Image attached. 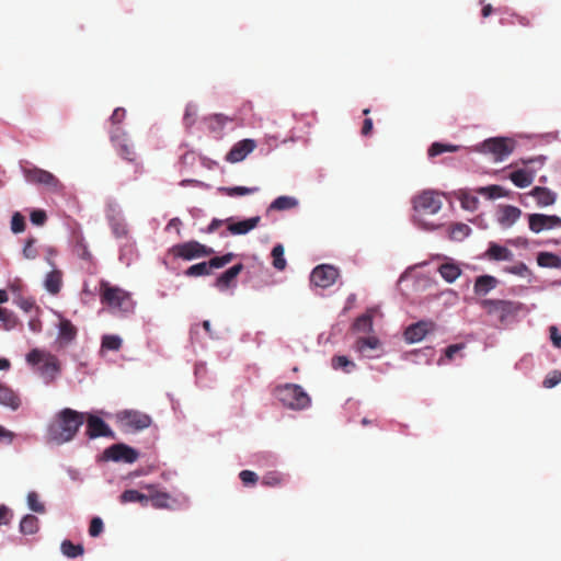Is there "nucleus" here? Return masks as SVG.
<instances>
[{"label": "nucleus", "instance_id": "f257e3e1", "mask_svg": "<svg viewBox=\"0 0 561 561\" xmlns=\"http://www.w3.org/2000/svg\"><path fill=\"white\" fill-rule=\"evenodd\" d=\"M85 414L70 408L60 410L47 428V439L57 445L68 443L75 438L83 425Z\"/></svg>", "mask_w": 561, "mask_h": 561}, {"label": "nucleus", "instance_id": "f03ea898", "mask_svg": "<svg viewBox=\"0 0 561 561\" xmlns=\"http://www.w3.org/2000/svg\"><path fill=\"white\" fill-rule=\"evenodd\" d=\"M26 362L46 385L53 383L61 371V363L58 357L45 350L33 348L27 353Z\"/></svg>", "mask_w": 561, "mask_h": 561}, {"label": "nucleus", "instance_id": "7ed1b4c3", "mask_svg": "<svg viewBox=\"0 0 561 561\" xmlns=\"http://www.w3.org/2000/svg\"><path fill=\"white\" fill-rule=\"evenodd\" d=\"M273 393L284 407L291 410H304L311 403V399L308 393L301 386L296 383L277 386Z\"/></svg>", "mask_w": 561, "mask_h": 561}, {"label": "nucleus", "instance_id": "20e7f679", "mask_svg": "<svg viewBox=\"0 0 561 561\" xmlns=\"http://www.w3.org/2000/svg\"><path fill=\"white\" fill-rule=\"evenodd\" d=\"M99 294L101 304L110 309L128 311L133 306L131 297L128 291L121 287L113 286L104 279L100 282Z\"/></svg>", "mask_w": 561, "mask_h": 561}, {"label": "nucleus", "instance_id": "39448f33", "mask_svg": "<svg viewBox=\"0 0 561 561\" xmlns=\"http://www.w3.org/2000/svg\"><path fill=\"white\" fill-rule=\"evenodd\" d=\"M480 306L489 316H495L502 324L514 319L522 309V304L503 299H483Z\"/></svg>", "mask_w": 561, "mask_h": 561}, {"label": "nucleus", "instance_id": "423d86ee", "mask_svg": "<svg viewBox=\"0 0 561 561\" xmlns=\"http://www.w3.org/2000/svg\"><path fill=\"white\" fill-rule=\"evenodd\" d=\"M546 158L543 156H538L529 159H522L520 162L526 167L525 169H519L510 174V180L514 183L515 186L519 188L528 187L536 175V170L529 165H537L541 168L545 164Z\"/></svg>", "mask_w": 561, "mask_h": 561}, {"label": "nucleus", "instance_id": "0eeeda50", "mask_svg": "<svg viewBox=\"0 0 561 561\" xmlns=\"http://www.w3.org/2000/svg\"><path fill=\"white\" fill-rule=\"evenodd\" d=\"M514 145V140L510 138L495 137L484 140L479 150L484 153H492L495 161H503L513 152Z\"/></svg>", "mask_w": 561, "mask_h": 561}, {"label": "nucleus", "instance_id": "6e6552de", "mask_svg": "<svg viewBox=\"0 0 561 561\" xmlns=\"http://www.w3.org/2000/svg\"><path fill=\"white\" fill-rule=\"evenodd\" d=\"M442 206V196L434 191H423L413 198V208L420 214L434 215Z\"/></svg>", "mask_w": 561, "mask_h": 561}, {"label": "nucleus", "instance_id": "1a4fd4ad", "mask_svg": "<svg viewBox=\"0 0 561 561\" xmlns=\"http://www.w3.org/2000/svg\"><path fill=\"white\" fill-rule=\"evenodd\" d=\"M172 253L176 257H181L185 261H191L197 257L209 256L214 253L211 248H208L197 241H187L184 243L175 244L171 249Z\"/></svg>", "mask_w": 561, "mask_h": 561}, {"label": "nucleus", "instance_id": "9d476101", "mask_svg": "<svg viewBox=\"0 0 561 561\" xmlns=\"http://www.w3.org/2000/svg\"><path fill=\"white\" fill-rule=\"evenodd\" d=\"M234 257L233 253H227L222 256L211 257L208 262H201L190 266L184 274L188 277L209 275L214 268H221L230 263Z\"/></svg>", "mask_w": 561, "mask_h": 561}, {"label": "nucleus", "instance_id": "9b49d317", "mask_svg": "<svg viewBox=\"0 0 561 561\" xmlns=\"http://www.w3.org/2000/svg\"><path fill=\"white\" fill-rule=\"evenodd\" d=\"M117 421L123 427L142 431L151 425V417L140 411L124 410L117 413Z\"/></svg>", "mask_w": 561, "mask_h": 561}, {"label": "nucleus", "instance_id": "f8f14e48", "mask_svg": "<svg viewBox=\"0 0 561 561\" xmlns=\"http://www.w3.org/2000/svg\"><path fill=\"white\" fill-rule=\"evenodd\" d=\"M22 171L25 180L30 183L45 185L53 190H57L60 186L59 180L53 173L44 169L24 167Z\"/></svg>", "mask_w": 561, "mask_h": 561}, {"label": "nucleus", "instance_id": "ddd939ff", "mask_svg": "<svg viewBox=\"0 0 561 561\" xmlns=\"http://www.w3.org/2000/svg\"><path fill=\"white\" fill-rule=\"evenodd\" d=\"M339 275V270L333 265L321 264L312 270L310 280L318 287L328 288L335 283Z\"/></svg>", "mask_w": 561, "mask_h": 561}, {"label": "nucleus", "instance_id": "4468645a", "mask_svg": "<svg viewBox=\"0 0 561 561\" xmlns=\"http://www.w3.org/2000/svg\"><path fill=\"white\" fill-rule=\"evenodd\" d=\"M104 458L116 462L134 463L138 459V451L125 444H114L104 450Z\"/></svg>", "mask_w": 561, "mask_h": 561}, {"label": "nucleus", "instance_id": "2eb2a0df", "mask_svg": "<svg viewBox=\"0 0 561 561\" xmlns=\"http://www.w3.org/2000/svg\"><path fill=\"white\" fill-rule=\"evenodd\" d=\"M110 139L123 159L129 162L135 161L136 153L134 147L128 142L126 134L122 128L110 129Z\"/></svg>", "mask_w": 561, "mask_h": 561}, {"label": "nucleus", "instance_id": "dca6fc26", "mask_svg": "<svg viewBox=\"0 0 561 561\" xmlns=\"http://www.w3.org/2000/svg\"><path fill=\"white\" fill-rule=\"evenodd\" d=\"M528 225L533 232L539 233L543 230L561 228V218L557 215L530 214Z\"/></svg>", "mask_w": 561, "mask_h": 561}, {"label": "nucleus", "instance_id": "f3484780", "mask_svg": "<svg viewBox=\"0 0 561 561\" xmlns=\"http://www.w3.org/2000/svg\"><path fill=\"white\" fill-rule=\"evenodd\" d=\"M433 321H419L409 325L404 331V339L408 343H416L422 341L425 335L435 330Z\"/></svg>", "mask_w": 561, "mask_h": 561}, {"label": "nucleus", "instance_id": "a211bd4d", "mask_svg": "<svg viewBox=\"0 0 561 561\" xmlns=\"http://www.w3.org/2000/svg\"><path fill=\"white\" fill-rule=\"evenodd\" d=\"M85 434L89 438L113 436V432L110 426L101 417L95 415L88 416Z\"/></svg>", "mask_w": 561, "mask_h": 561}, {"label": "nucleus", "instance_id": "6ab92c4d", "mask_svg": "<svg viewBox=\"0 0 561 561\" xmlns=\"http://www.w3.org/2000/svg\"><path fill=\"white\" fill-rule=\"evenodd\" d=\"M255 148V142L252 139H243L238 141L227 153L226 160L236 163L242 161Z\"/></svg>", "mask_w": 561, "mask_h": 561}, {"label": "nucleus", "instance_id": "aec40b11", "mask_svg": "<svg viewBox=\"0 0 561 561\" xmlns=\"http://www.w3.org/2000/svg\"><path fill=\"white\" fill-rule=\"evenodd\" d=\"M354 347H355V351L360 353L362 355L373 358V357L378 356V355H375L374 352L377 350H380L381 342L375 335L362 336L356 340Z\"/></svg>", "mask_w": 561, "mask_h": 561}, {"label": "nucleus", "instance_id": "412c9836", "mask_svg": "<svg viewBox=\"0 0 561 561\" xmlns=\"http://www.w3.org/2000/svg\"><path fill=\"white\" fill-rule=\"evenodd\" d=\"M145 489L148 490V502H151L154 508H169L171 506L173 500L169 493L157 490L152 484L146 485Z\"/></svg>", "mask_w": 561, "mask_h": 561}, {"label": "nucleus", "instance_id": "4be33fe9", "mask_svg": "<svg viewBox=\"0 0 561 561\" xmlns=\"http://www.w3.org/2000/svg\"><path fill=\"white\" fill-rule=\"evenodd\" d=\"M522 210L512 205L502 206L497 213V221L503 228L512 227L520 217Z\"/></svg>", "mask_w": 561, "mask_h": 561}, {"label": "nucleus", "instance_id": "5701e85b", "mask_svg": "<svg viewBox=\"0 0 561 561\" xmlns=\"http://www.w3.org/2000/svg\"><path fill=\"white\" fill-rule=\"evenodd\" d=\"M243 267L244 266L241 263L231 266L226 272L220 274L219 277H217L215 286L221 291L228 289L234 283L238 275L242 272Z\"/></svg>", "mask_w": 561, "mask_h": 561}, {"label": "nucleus", "instance_id": "b1692460", "mask_svg": "<svg viewBox=\"0 0 561 561\" xmlns=\"http://www.w3.org/2000/svg\"><path fill=\"white\" fill-rule=\"evenodd\" d=\"M537 202L538 206L546 207L553 205L557 199V194L543 186H536L529 193Z\"/></svg>", "mask_w": 561, "mask_h": 561}, {"label": "nucleus", "instance_id": "393cba45", "mask_svg": "<svg viewBox=\"0 0 561 561\" xmlns=\"http://www.w3.org/2000/svg\"><path fill=\"white\" fill-rule=\"evenodd\" d=\"M499 280L491 275H481L476 278L473 291L478 296H485L497 286Z\"/></svg>", "mask_w": 561, "mask_h": 561}, {"label": "nucleus", "instance_id": "a878e982", "mask_svg": "<svg viewBox=\"0 0 561 561\" xmlns=\"http://www.w3.org/2000/svg\"><path fill=\"white\" fill-rule=\"evenodd\" d=\"M78 330L68 319H61L59 322L58 339L62 345L71 343L77 336Z\"/></svg>", "mask_w": 561, "mask_h": 561}, {"label": "nucleus", "instance_id": "bb28decb", "mask_svg": "<svg viewBox=\"0 0 561 561\" xmlns=\"http://www.w3.org/2000/svg\"><path fill=\"white\" fill-rule=\"evenodd\" d=\"M485 256L493 261H511L513 259V253L507 248L495 242H491L485 252Z\"/></svg>", "mask_w": 561, "mask_h": 561}, {"label": "nucleus", "instance_id": "cd10ccee", "mask_svg": "<svg viewBox=\"0 0 561 561\" xmlns=\"http://www.w3.org/2000/svg\"><path fill=\"white\" fill-rule=\"evenodd\" d=\"M0 404L18 410L21 405V400L12 389L0 383Z\"/></svg>", "mask_w": 561, "mask_h": 561}, {"label": "nucleus", "instance_id": "c85d7f7f", "mask_svg": "<svg viewBox=\"0 0 561 561\" xmlns=\"http://www.w3.org/2000/svg\"><path fill=\"white\" fill-rule=\"evenodd\" d=\"M259 222H260V217L256 216V217L244 219V220H241L238 222L229 224L228 230L232 234H245L249 231H251L252 229H254L259 225Z\"/></svg>", "mask_w": 561, "mask_h": 561}, {"label": "nucleus", "instance_id": "c756f323", "mask_svg": "<svg viewBox=\"0 0 561 561\" xmlns=\"http://www.w3.org/2000/svg\"><path fill=\"white\" fill-rule=\"evenodd\" d=\"M62 285V274L60 271H51L47 274L45 279V288L48 293L57 295Z\"/></svg>", "mask_w": 561, "mask_h": 561}, {"label": "nucleus", "instance_id": "7c9ffc66", "mask_svg": "<svg viewBox=\"0 0 561 561\" xmlns=\"http://www.w3.org/2000/svg\"><path fill=\"white\" fill-rule=\"evenodd\" d=\"M119 502L122 504L138 502V503H140L141 506H147L148 505V496H147V494H144L137 490L129 489V490H125L119 495Z\"/></svg>", "mask_w": 561, "mask_h": 561}, {"label": "nucleus", "instance_id": "2f4dec72", "mask_svg": "<svg viewBox=\"0 0 561 561\" xmlns=\"http://www.w3.org/2000/svg\"><path fill=\"white\" fill-rule=\"evenodd\" d=\"M537 264L541 267L561 268V257L551 252H539Z\"/></svg>", "mask_w": 561, "mask_h": 561}, {"label": "nucleus", "instance_id": "473e14b6", "mask_svg": "<svg viewBox=\"0 0 561 561\" xmlns=\"http://www.w3.org/2000/svg\"><path fill=\"white\" fill-rule=\"evenodd\" d=\"M440 276L447 282H455L461 274L460 267L455 263H444L439 266Z\"/></svg>", "mask_w": 561, "mask_h": 561}, {"label": "nucleus", "instance_id": "72a5a7b5", "mask_svg": "<svg viewBox=\"0 0 561 561\" xmlns=\"http://www.w3.org/2000/svg\"><path fill=\"white\" fill-rule=\"evenodd\" d=\"M298 201L290 196H278L273 201L270 208L274 210H287L296 207Z\"/></svg>", "mask_w": 561, "mask_h": 561}, {"label": "nucleus", "instance_id": "f704fd0d", "mask_svg": "<svg viewBox=\"0 0 561 561\" xmlns=\"http://www.w3.org/2000/svg\"><path fill=\"white\" fill-rule=\"evenodd\" d=\"M20 530L25 535H33L38 530V518L34 515H26L20 523Z\"/></svg>", "mask_w": 561, "mask_h": 561}, {"label": "nucleus", "instance_id": "c9c22d12", "mask_svg": "<svg viewBox=\"0 0 561 561\" xmlns=\"http://www.w3.org/2000/svg\"><path fill=\"white\" fill-rule=\"evenodd\" d=\"M331 366L335 370L341 369L345 373H351L355 368L356 365L354 362L350 360L346 356L337 355V356L332 357Z\"/></svg>", "mask_w": 561, "mask_h": 561}, {"label": "nucleus", "instance_id": "e433bc0d", "mask_svg": "<svg viewBox=\"0 0 561 561\" xmlns=\"http://www.w3.org/2000/svg\"><path fill=\"white\" fill-rule=\"evenodd\" d=\"M470 231L471 229L468 225L457 222L450 226L449 238L451 240L461 241L470 233Z\"/></svg>", "mask_w": 561, "mask_h": 561}, {"label": "nucleus", "instance_id": "4c0bfd02", "mask_svg": "<svg viewBox=\"0 0 561 561\" xmlns=\"http://www.w3.org/2000/svg\"><path fill=\"white\" fill-rule=\"evenodd\" d=\"M460 149V146L450 145V144H442V142H433L428 148V156L436 157L444 152H456Z\"/></svg>", "mask_w": 561, "mask_h": 561}, {"label": "nucleus", "instance_id": "58836bf2", "mask_svg": "<svg viewBox=\"0 0 561 561\" xmlns=\"http://www.w3.org/2000/svg\"><path fill=\"white\" fill-rule=\"evenodd\" d=\"M61 551L68 558H77L83 554L84 549L82 545H75L70 540H64L61 542Z\"/></svg>", "mask_w": 561, "mask_h": 561}, {"label": "nucleus", "instance_id": "ea45409f", "mask_svg": "<svg viewBox=\"0 0 561 561\" xmlns=\"http://www.w3.org/2000/svg\"><path fill=\"white\" fill-rule=\"evenodd\" d=\"M219 191L227 196H243L256 193L259 187H247V186H233V187H220Z\"/></svg>", "mask_w": 561, "mask_h": 561}, {"label": "nucleus", "instance_id": "a19ab883", "mask_svg": "<svg viewBox=\"0 0 561 561\" xmlns=\"http://www.w3.org/2000/svg\"><path fill=\"white\" fill-rule=\"evenodd\" d=\"M284 252L285 250L283 244H276L272 250L273 266L278 271L285 270L287 265Z\"/></svg>", "mask_w": 561, "mask_h": 561}, {"label": "nucleus", "instance_id": "79ce46f5", "mask_svg": "<svg viewBox=\"0 0 561 561\" xmlns=\"http://www.w3.org/2000/svg\"><path fill=\"white\" fill-rule=\"evenodd\" d=\"M459 201L461 204V207L466 210L473 211L478 208L479 199L474 195H471L468 192H460L459 194Z\"/></svg>", "mask_w": 561, "mask_h": 561}, {"label": "nucleus", "instance_id": "37998d69", "mask_svg": "<svg viewBox=\"0 0 561 561\" xmlns=\"http://www.w3.org/2000/svg\"><path fill=\"white\" fill-rule=\"evenodd\" d=\"M37 239L34 237H28L23 247L22 254L26 260H34L38 255V251L36 249Z\"/></svg>", "mask_w": 561, "mask_h": 561}, {"label": "nucleus", "instance_id": "c03bdc74", "mask_svg": "<svg viewBox=\"0 0 561 561\" xmlns=\"http://www.w3.org/2000/svg\"><path fill=\"white\" fill-rule=\"evenodd\" d=\"M477 192L491 198V199L503 197L506 195L504 188L499 185H490V186H485V187H480L477 190Z\"/></svg>", "mask_w": 561, "mask_h": 561}, {"label": "nucleus", "instance_id": "a18cd8bd", "mask_svg": "<svg viewBox=\"0 0 561 561\" xmlns=\"http://www.w3.org/2000/svg\"><path fill=\"white\" fill-rule=\"evenodd\" d=\"M354 328L358 331L370 332L373 331V318L370 314L365 313L358 317L354 322Z\"/></svg>", "mask_w": 561, "mask_h": 561}, {"label": "nucleus", "instance_id": "49530a36", "mask_svg": "<svg viewBox=\"0 0 561 561\" xmlns=\"http://www.w3.org/2000/svg\"><path fill=\"white\" fill-rule=\"evenodd\" d=\"M27 504L35 513L43 514L45 512V505L39 501L38 494L34 491L27 494Z\"/></svg>", "mask_w": 561, "mask_h": 561}, {"label": "nucleus", "instance_id": "de8ad7c7", "mask_svg": "<svg viewBox=\"0 0 561 561\" xmlns=\"http://www.w3.org/2000/svg\"><path fill=\"white\" fill-rule=\"evenodd\" d=\"M122 346V339L117 335H104L102 347L110 351H118Z\"/></svg>", "mask_w": 561, "mask_h": 561}, {"label": "nucleus", "instance_id": "09e8293b", "mask_svg": "<svg viewBox=\"0 0 561 561\" xmlns=\"http://www.w3.org/2000/svg\"><path fill=\"white\" fill-rule=\"evenodd\" d=\"M284 481V478L280 473L278 472H268L266 473L263 479H262V484L265 485V486H271V488H275V486H279Z\"/></svg>", "mask_w": 561, "mask_h": 561}, {"label": "nucleus", "instance_id": "8fccbe9b", "mask_svg": "<svg viewBox=\"0 0 561 561\" xmlns=\"http://www.w3.org/2000/svg\"><path fill=\"white\" fill-rule=\"evenodd\" d=\"M11 230L13 233H21L25 230V218L24 216L15 211L11 218Z\"/></svg>", "mask_w": 561, "mask_h": 561}, {"label": "nucleus", "instance_id": "3c124183", "mask_svg": "<svg viewBox=\"0 0 561 561\" xmlns=\"http://www.w3.org/2000/svg\"><path fill=\"white\" fill-rule=\"evenodd\" d=\"M501 24H518L525 27H529L531 25V20L526 15L520 14H512L511 19H501Z\"/></svg>", "mask_w": 561, "mask_h": 561}, {"label": "nucleus", "instance_id": "603ef678", "mask_svg": "<svg viewBox=\"0 0 561 561\" xmlns=\"http://www.w3.org/2000/svg\"><path fill=\"white\" fill-rule=\"evenodd\" d=\"M505 272L517 275L519 277H528L531 274L528 266L523 262H519L513 266H506Z\"/></svg>", "mask_w": 561, "mask_h": 561}, {"label": "nucleus", "instance_id": "864d4df0", "mask_svg": "<svg viewBox=\"0 0 561 561\" xmlns=\"http://www.w3.org/2000/svg\"><path fill=\"white\" fill-rule=\"evenodd\" d=\"M126 117V110L123 108V107H117L114 110L112 116L110 117V122H111V129H116V128H121L119 124L123 123V121L125 119Z\"/></svg>", "mask_w": 561, "mask_h": 561}, {"label": "nucleus", "instance_id": "5fc2aeb1", "mask_svg": "<svg viewBox=\"0 0 561 561\" xmlns=\"http://www.w3.org/2000/svg\"><path fill=\"white\" fill-rule=\"evenodd\" d=\"M560 382H561V371L560 370H553V371L549 373L546 376V378L542 381V386L545 388L550 389V388L556 387Z\"/></svg>", "mask_w": 561, "mask_h": 561}, {"label": "nucleus", "instance_id": "6e6d98bb", "mask_svg": "<svg viewBox=\"0 0 561 561\" xmlns=\"http://www.w3.org/2000/svg\"><path fill=\"white\" fill-rule=\"evenodd\" d=\"M111 228L116 238H124L128 233L126 224L121 220H112Z\"/></svg>", "mask_w": 561, "mask_h": 561}, {"label": "nucleus", "instance_id": "4d7b16f0", "mask_svg": "<svg viewBox=\"0 0 561 561\" xmlns=\"http://www.w3.org/2000/svg\"><path fill=\"white\" fill-rule=\"evenodd\" d=\"M104 525L100 517H93L89 526V535L91 537H98L103 531Z\"/></svg>", "mask_w": 561, "mask_h": 561}, {"label": "nucleus", "instance_id": "13d9d810", "mask_svg": "<svg viewBox=\"0 0 561 561\" xmlns=\"http://www.w3.org/2000/svg\"><path fill=\"white\" fill-rule=\"evenodd\" d=\"M30 219L33 225L43 226L47 221L46 211L43 209H35L31 211Z\"/></svg>", "mask_w": 561, "mask_h": 561}, {"label": "nucleus", "instance_id": "bf43d9fd", "mask_svg": "<svg viewBox=\"0 0 561 561\" xmlns=\"http://www.w3.org/2000/svg\"><path fill=\"white\" fill-rule=\"evenodd\" d=\"M239 478H240V480L242 481V483L244 485L255 484L257 479H259L257 474L254 471H251V470H242L239 473Z\"/></svg>", "mask_w": 561, "mask_h": 561}, {"label": "nucleus", "instance_id": "052dcab7", "mask_svg": "<svg viewBox=\"0 0 561 561\" xmlns=\"http://www.w3.org/2000/svg\"><path fill=\"white\" fill-rule=\"evenodd\" d=\"M463 348H465L463 343L449 345L445 350V357L448 360H453L455 358L456 354L460 353Z\"/></svg>", "mask_w": 561, "mask_h": 561}, {"label": "nucleus", "instance_id": "680f3d73", "mask_svg": "<svg viewBox=\"0 0 561 561\" xmlns=\"http://www.w3.org/2000/svg\"><path fill=\"white\" fill-rule=\"evenodd\" d=\"M15 434L0 425V443L11 444Z\"/></svg>", "mask_w": 561, "mask_h": 561}, {"label": "nucleus", "instance_id": "e2e57ef3", "mask_svg": "<svg viewBox=\"0 0 561 561\" xmlns=\"http://www.w3.org/2000/svg\"><path fill=\"white\" fill-rule=\"evenodd\" d=\"M11 517V511L4 505L0 506V525H8L10 523Z\"/></svg>", "mask_w": 561, "mask_h": 561}, {"label": "nucleus", "instance_id": "0e129e2a", "mask_svg": "<svg viewBox=\"0 0 561 561\" xmlns=\"http://www.w3.org/2000/svg\"><path fill=\"white\" fill-rule=\"evenodd\" d=\"M550 339L553 343V345L558 348H561V335L558 332V329L556 327H550Z\"/></svg>", "mask_w": 561, "mask_h": 561}, {"label": "nucleus", "instance_id": "69168bd1", "mask_svg": "<svg viewBox=\"0 0 561 561\" xmlns=\"http://www.w3.org/2000/svg\"><path fill=\"white\" fill-rule=\"evenodd\" d=\"M371 131H373V121H371V118H365L360 134L363 136H369L371 134Z\"/></svg>", "mask_w": 561, "mask_h": 561}, {"label": "nucleus", "instance_id": "338daca9", "mask_svg": "<svg viewBox=\"0 0 561 561\" xmlns=\"http://www.w3.org/2000/svg\"><path fill=\"white\" fill-rule=\"evenodd\" d=\"M222 224H224V220L216 219V218L213 219L211 222L209 224V226L207 227L206 232L207 233L215 232Z\"/></svg>", "mask_w": 561, "mask_h": 561}, {"label": "nucleus", "instance_id": "774afa93", "mask_svg": "<svg viewBox=\"0 0 561 561\" xmlns=\"http://www.w3.org/2000/svg\"><path fill=\"white\" fill-rule=\"evenodd\" d=\"M511 244H514V245H522V247H528V239L526 238H522V237H518L517 239L515 240H511L508 241Z\"/></svg>", "mask_w": 561, "mask_h": 561}]
</instances>
